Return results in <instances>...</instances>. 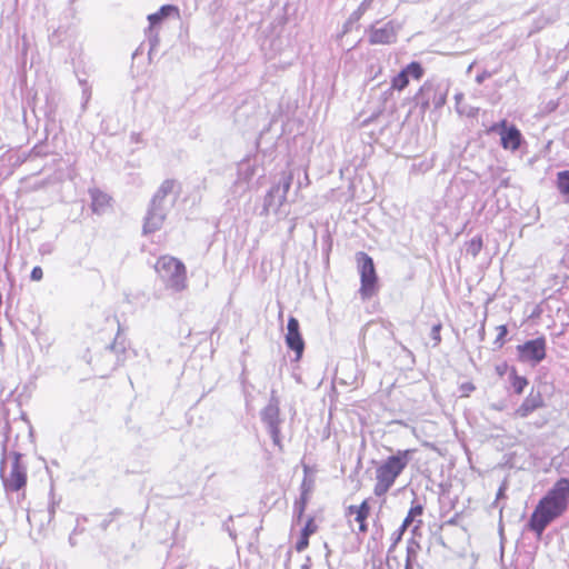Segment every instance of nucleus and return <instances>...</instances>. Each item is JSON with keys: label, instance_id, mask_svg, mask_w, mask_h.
Segmentation results:
<instances>
[{"label": "nucleus", "instance_id": "f257e3e1", "mask_svg": "<svg viewBox=\"0 0 569 569\" xmlns=\"http://www.w3.org/2000/svg\"><path fill=\"white\" fill-rule=\"evenodd\" d=\"M568 503L569 479L560 478L536 506L528 528L541 536L547 526L567 510Z\"/></svg>", "mask_w": 569, "mask_h": 569}, {"label": "nucleus", "instance_id": "f03ea898", "mask_svg": "<svg viewBox=\"0 0 569 569\" xmlns=\"http://www.w3.org/2000/svg\"><path fill=\"white\" fill-rule=\"evenodd\" d=\"M177 181L173 179L164 180L157 192L153 194L144 219L143 232L151 233L159 230L164 219L173 207L178 191H174Z\"/></svg>", "mask_w": 569, "mask_h": 569}, {"label": "nucleus", "instance_id": "7ed1b4c3", "mask_svg": "<svg viewBox=\"0 0 569 569\" xmlns=\"http://www.w3.org/2000/svg\"><path fill=\"white\" fill-rule=\"evenodd\" d=\"M413 452V449L398 450L376 469L373 492L377 497L385 496L390 490L396 479L407 468Z\"/></svg>", "mask_w": 569, "mask_h": 569}, {"label": "nucleus", "instance_id": "20e7f679", "mask_svg": "<svg viewBox=\"0 0 569 569\" xmlns=\"http://www.w3.org/2000/svg\"><path fill=\"white\" fill-rule=\"evenodd\" d=\"M154 269L167 288L179 292L187 287V271L184 264L169 256L160 257Z\"/></svg>", "mask_w": 569, "mask_h": 569}, {"label": "nucleus", "instance_id": "39448f33", "mask_svg": "<svg viewBox=\"0 0 569 569\" xmlns=\"http://www.w3.org/2000/svg\"><path fill=\"white\" fill-rule=\"evenodd\" d=\"M292 182L291 173H282L279 182L271 187L263 200L261 214L268 216L271 211L278 216H287L282 212L281 207L287 201V194Z\"/></svg>", "mask_w": 569, "mask_h": 569}, {"label": "nucleus", "instance_id": "423d86ee", "mask_svg": "<svg viewBox=\"0 0 569 569\" xmlns=\"http://www.w3.org/2000/svg\"><path fill=\"white\" fill-rule=\"evenodd\" d=\"M356 261L360 274V295L363 299L375 295L378 277L372 258L363 251L356 253Z\"/></svg>", "mask_w": 569, "mask_h": 569}, {"label": "nucleus", "instance_id": "0eeeda50", "mask_svg": "<svg viewBox=\"0 0 569 569\" xmlns=\"http://www.w3.org/2000/svg\"><path fill=\"white\" fill-rule=\"evenodd\" d=\"M261 420L267 426V429L272 438V441L276 446L281 448L280 440V409H279V399L276 397L274 391H272L269 403L261 411Z\"/></svg>", "mask_w": 569, "mask_h": 569}, {"label": "nucleus", "instance_id": "6e6552de", "mask_svg": "<svg viewBox=\"0 0 569 569\" xmlns=\"http://www.w3.org/2000/svg\"><path fill=\"white\" fill-rule=\"evenodd\" d=\"M9 476H4L3 472H1V478L7 490L19 491L27 483V468L21 463V453L13 452Z\"/></svg>", "mask_w": 569, "mask_h": 569}, {"label": "nucleus", "instance_id": "1a4fd4ad", "mask_svg": "<svg viewBox=\"0 0 569 569\" xmlns=\"http://www.w3.org/2000/svg\"><path fill=\"white\" fill-rule=\"evenodd\" d=\"M517 349L521 361L537 365L546 358V339L539 337L528 340L519 345Z\"/></svg>", "mask_w": 569, "mask_h": 569}, {"label": "nucleus", "instance_id": "9d476101", "mask_svg": "<svg viewBox=\"0 0 569 569\" xmlns=\"http://www.w3.org/2000/svg\"><path fill=\"white\" fill-rule=\"evenodd\" d=\"M417 98L421 99V108L423 110L428 109L430 104L439 109L446 103L447 89H442L439 84L435 86L426 82L417 93Z\"/></svg>", "mask_w": 569, "mask_h": 569}, {"label": "nucleus", "instance_id": "9b49d317", "mask_svg": "<svg viewBox=\"0 0 569 569\" xmlns=\"http://www.w3.org/2000/svg\"><path fill=\"white\" fill-rule=\"evenodd\" d=\"M286 343L289 349L296 352L299 359L305 350V341L300 333L299 321L295 317H290L287 323Z\"/></svg>", "mask_w": 569, "mask_h": 569}, {"label": "nucleus", "instance_id": "f8f14e48", "mask_svg": "<svg viewBox=\"0 0 569 569\" xmlns=\"http://www.w3.org/2000/svg\"><path fill=\"white\" fill-rule=\"evenodd\" d=\"M422 76L423 69L421 64L419 62L412 61L392 78L391 88L401 91L408 86L409 77L418 80Z\"/></svg>", "mask_w": 569, "mask_h": 569}, {"label": "nucleus", "instance_id": "ddd939ff", "mask_svg": "<svg viewBox=\"0 0 569 569\" xmlns=\"http://www.w3.org/2000/svg\"><path fill=\"white\" fill-rule=\"evenodd\" d=\"M397 32L392 22H387L381 27L372 26L369 41L373 44H388L396 41Z\"/></svg>", "mask_w": 569, "mask_h": 569}, {"label": "nucleus", "instance_id": "4468645a", "mask_svg": "<svg viewBox=\"0 0 569 569\" xmlns=\"http://www.w3.org/2000/svg\"><path fill=\"white\" fill-rule=\"evenodd\" d=\"M543 398L540 391L531 390L530 393L525 398L523 402L516 410V416L519 418H526L535 410L543 407Z\"/></svg>", "mask_w": 569, "mask_h": 569}, {"label": "nucleus", "instance_id": "2eb2a0df", "mask_svg": "<svg viewBox=\"0 0 569 569\" xmlns=\"http://www.w3.org/2000/svg\"><path fill=\"white\" fill-rule=\"evenodd\" d=\"M500 136H501V146L505 149L516 150L519 148L520 142H521V133L515 126H511L509 128H503Z\"/></svg>", "mask_w": 569, "mask_h": 569}, {"label": "nucleus", "instance_id": "dca6fc26", "mask_svg": "<svg viewBox=\"0 0 569 569\" xmlns=\"http://www.w3.org/2000/svg\"><path fill=\"white\" fill-rule=\"evenodd\" d=\"M90 194H91V200H92V203H91V208L93 210V212L96 213H101L104 211V208L109 204V196L103 193L102 191L100 190H91L90 191Z\"/></svg>", "mask_w": 569, "mask_h": 569}, {"label": "nucleus", "instance_id": "f3484780", "mask_svg": "<svg viewBox=\"0 0 569 569\" xmlns=\"http://www.w3.org/2000/svg\"><path fill=\"white\" fill-rule=\"evenodd\" d=\"M179 10L177 7L171 4H164L162 6L159 11L151 13L148 16V21L150 23V28L153 26L160 23L166 17L170 16L171 13L178 14Z\"/></svg>", "mask_w": 569, "mask_h": 569}, {"label": "nucleus", "instance_id": "a211bd4d", "mask_svg": "<svg viewBox=\"0 0 569 569\" xmlns=\"http://www.w3.org/2000/svg\"><path fill=\"white\" fill-rule=\"evenodd\" d=\"M556 184L560 194L565 198V202H569V170L557 173Z\"/></svg>", "mask_w": 569, "mask_h": 569}, {"label": "nucleus", "instance_id": "6ab92c4d", "mask_svg": "<svg viewBox=\"0 0 569 569\" xmlns=\"http://www.w3.org/2000/svg\"><path fill=\"white\" fill-rule=\"evenodd\" d=\"M422 512L423 507L421 505L418 503L412 506L400 527V533H402L412 523L416 517L421 516Z\"/></svg>", "mask_w": 569, "mask_h": 569}, {"label": "nucleus", "instance_id": "aec40b11", "mask_svg": "<svg viewBox=\"0 0 569 569\" xmlns=\"http://www.w3.org/2000/svg\"><path fill=\"white\" fill-rule=\"evenodd\" d=\"M482 246L483 243L481 237H473L470 241L466 243V252L467 254H470L473 258H476L481 251Z\"/></svg>", "mask_w": 569, "mask_h": 569}, {"label": "nucleus", "instance_id": "412c9836", "mask_svg": "<svg viewBox=\"0 0 569 569\" xmlns=\"http://www.w3.org/2000/svg\"><path fill=\"white\" fill-rule=\"evenodd\" d=\"M511 386L517 395H521L528 385V380L525 377H520L513 370L511 376Z\"/></svg>", "mask_w": 569, "mask_h": 569}, {"label": "nucleus", "instance_id": "4be33fe9", "mask_svg": "<svg viewBox=\"0 0 569 569\" xmlns=\"http://www.w3.org/2000/svg\"><path fill=\"white\" fill-rule=\"evenodd\" d=\"M308 488L306 487V481L302 482V492H301V497L298 501H296L295 503V511L298 512L299 517L302 515L303 510H305V507H306V502H307V493H308Z\"/></svg>", "mask_w": 569, "mask_h": 569}, {"label": "nucleus", "instance_id": "5701e85b", "mask_svg": "<svg viewBox=\"0 0 569 569\" xmlns=\"http://www.w3.org/2000/svg\"><path fill=\"white\" fill-rule=\"evenodd\" d=\"M370 507L367 500H363L360 506H358L357 509H355V515H358V518L360 517H367L369 516Z\"/></svg>", "mask_w": 569, "mask_h": 569}, {"label": "nucleus", "instance_id": "b1692460", "mask_svg": "<svg viewBox=\"0 0 569 569\" xmlns=\"http://www.w3.org/2000/svg\"><path fill=\"white\" fill-rule=\"evenodd\" d=\"M475 389L476 387L472 382H463L459 387L461 397H468Z\"/></svg>", "mask_w": 569, "mask_h": 569}, {"label": "nucleus", "instance_id": "393cba45", "mask_svg": "<svg viewBox=\"0 0 569 569\" xmlns=\"http://www.w3.org/2000/svg\"><path fill=\"white\" fill-rule=\"evenodd\" d=\"M498 330H499V333L495 340V345H497L498 347H501L503 345V339L507 336L508 330H507L506 326H499Z\"/></svg>", "mask_w": 569, "mask_h": 569}, {"label": "nucleus", "instance_id": "a878e982", "mask_svg": "<svg viewBox=\"0 0 569 569\" xmlns=\"http://www.w3.org/2000/svg\"><path fill=\"white\" fill-rule=\"evenodd\" d=\"M440 329H441V325L438 323V325H435L431 329V338L435 340L436 345H438L441 340L440 338Z\"/></svg>", "mask_w": 569, "mask_h": 569}, {"label": "nucleus", "instance_id": "bb28decb", "mask_svg": "<svg viewBox=\"0 0 569 569\" xmlns=\"http://www.w3.org/2000/svg\"><path fill=\"white\" fill-rule=\"evenodd\" d=\"M42 277H43L42 269L39 266L34 267L30 274L31 280L40 281L42 279Z\"/></svg>", "mask_w": 569, "mask_h": 569}, {"label": "nucleus", "instance_id": "cd10ccee", "mask_svg": "<svg viewBox=\"0 0 569 569\" xmlns=\"http://www.w3.org/2000/svg\"><path fill=\"white\" fill-rule=\"evenodd\" d=\"M313 531H315V526H313L312 520L310 519V520L306 523V526L303 527L302 532H301V536H303V537H308V538H309V536H310L311 533H313Z\"/></svg>", "mask_w": 569, "mask_h": 569}, {"label": "nucleus", "instance_id": "c85d7f7f", "mask_svg": "<svg viewBox=\"0 0 569 569\" xmlns=\"http://www.w3.org/2000/svg\"><path fill=\"white\" fill-rule=\"evenodd\" d=\"M367 517H360L358 518V515H356V521L359 523V531L365 533L368 530V526L366 523Z\"/></svg>", "mask_w": 569, "mask_h": 569}, {"label": "nucleus", "instance_id": "c756f323", "mask_svg": "<svg viewBox=\"0 0 569 569\" xmlns=\"http://www.w3.org/2000/svg\"><path fill=\"white\" fill-rule=\"evenodd\" d=\"M308 539H309L308 537L301 536V538L297 542L296 549L298 551L305 550L309 545Z\"/></svg>", "mask_w": 569, "mask_h": 569}, {"label": "nucleus", "instance_id": "7c9ffc66", "mask_svg": "<svg viewBox=\"0 0 569 569\" xmlns=\"http://www.w3.org/2000/svg\"><path fill=\"white\" fill-rule=\"evenodd\" d=\"M363 12L360 11L358 8L356 11H353L349 18V22L358 21L362 17Z\"/></svg>", "mask_w": 569, "mask_h": 569}, {"label": "nucleus", "instance_id": "2f4dec72", "mask_svg": "<svg viewBox=\"0 0 569 569\" xmlns=\"http://www.w3.org/2000/svg\"><path fill=\"white\" fill-rule=\"evenodd\" d=\"M373 0H363L358 7L363 13L371 7Z\"/></svg>", "mask_w": 569, "mask_h": 569}, {"label": "nucleus", "instance_id": "473e14b6", "mask_svg": "<svg viewBox=\"0 0 569 569\" xmlns=\"http://www.w3.org/2000/svg\"><path fill=\"white\" fill-rule=\"evenodd\" d=\"M489 77H490V73H489V72H487V71H483L482 73H480V74H478V76L476 77V81H477L478 83H482V82H483L487 78H489Z\"/></svg>", "mask_w": 569, "mask_h": 569}, {"label": "nucleus", "instance_id": "72a5a7b5", "mask_svg": "<svg viewBox=\"0 0 569 569\" xmlns=\"http://www.w3.org/2000/svg\"><path fill=\"white\" fill-rule=\"evenodd\" d=\"M130 139L134 143H140L142 141V136L139 132H132Z\"/></svg>", "mask_w": 569, "mask_h": 569}, {"label": "nucleus", "instance_id": "f704fd0d", "mask_svg": "<svg viewBox=\"0 0 569 569\" xmlns=\"http://www.w3.org/2000/svg\"><path fill=\"white\" fill-rule=\"evenodd\" d=\"M357 508H358V506H350V507L348 508V512H349L350 515H355V509H357Z\"/></svg>", "mask_w": 569, "mask_h": 569}, {"label": "nucleus", "instance_id": "c9c22d12", "mask_svg": "<svg viewBox=\"0 0 569 569\" xmlns=\"http://www.w3.org/2000/svg\"><path fill=\"white\" fill-rule=\"evenodd\" d=\"M505 495L503 488H500L497 493V499H500Z\"/></svg>", "mask_w": 569, "mask_h": 569}, {"label": "nucleus", "instance_id": "e433bc0d", "mask_svg": "<svg viewBox=\"0 0 569 569\" xmlns=\"http://www.w3.org/2000/svg\"><path fill=\"white\" fill-rule=\"evenodd\" d=\"M107 349L109 351H116L117 350V346H116V343H112V345L108 346Z\"/></svg>", "mask_w": 569, "mask_h": 569}, {"label": "nucleus", "instance_id": "4c0bfd02", "mask_svg": "<svg viewBox=\"0 0 569 569\" xmlns=\"http://www.w3.org/2000/svg\"><path fill=\"white\" fill-rule=\"evenodd\" d=\"M405 569H412L409 557L407 558L406 568Z\"/></svg>", "mask_w": 569, "mask_h": 569}, {"label": "nucleus", "instance_id": "58836bf2", "mask_svg": "<svg viewBox=\"0 0 569 569\" xmlns=\"http://www.w3.org/2000/svg\"><path fill=\"white\" fill-rule=\"evenodd\" d=\"M492 408H493V409H496V410H502V406H496V405H493V406H492Z\"/></svg>", "mask_w": 569, "mask_h": 569}]
</instances>
